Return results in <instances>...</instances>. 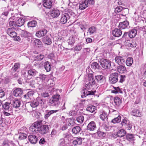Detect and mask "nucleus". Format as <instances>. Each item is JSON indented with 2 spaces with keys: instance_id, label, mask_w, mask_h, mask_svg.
<instances>
[{
  "instance_id": "18",
  "label": "nucleus",
  "mask_w": 146,
  "mask_h": 146,
  "mask_svg": "<svg viewBox=\"0 0 146 146\" xmlns=\"http://www.w3.org/2000/svg\"><path fill=\"white\" fill-rule=\"evenodd\" d=\"M28 139L29 142L32 144H35L37 142L38 137L34 135H31L28 136Z\"/></svg>"
},
{
  "instance_id": "45",
  "label": "nucleus",
  "mask_w": 146,
  "mask_h": 146,
  "mask_svg": "<svg viewBox=\"0 0 146 146\" xmlns=\"http://www.w3.org/2000/svg\"><path fill=\"white\" fill-rule=\"evenodd\" d=\"M96 29L94 27H91L89 28L88 29V32L89 33L90 35L94 34L96 32Z\"/></svg>"
},
{
  "instance_id": "49",
  "label": "nucleus",
  "mask_w": 146,
  "mask_h": 146,
  "mask_svg": "<svg viewBox=\"0 0 146 146\" xmlns=\"http://www.w3.org/2000/svg\"><path fill=\"white\" fill-rule=\"evenodd\" d=\"M68 125L70 126H73L74 124V122L73 119L70 118L68 119L67 120Z\"/></svg>"
},
{
  "instance_id": "13",
  "label": "nucleus",
  "mask_w": 146,
  "mask_h": 146,
  "mask_svg": "<svg viewBox=\"0 0 146 146\" xmlns=\"http://www.w3.org/2000/svg\"><path fill=\"white\" fill-rule=\"evenodd\" d=\"M118 27L121 29H124L129 28L130 26L129 23L127 21H125L123 22L119 23Z\"/></svg>"
},
{
  "instance_id": "30",
  "label": "nucleus",
  "mask_w": 146,
  "mask_h": 146,
  "mask_svg": "<svg viewBox=\"0 0 146 146\" xmlns=\"http://www.w3.org/2000/svg\"><path fill=\"white\" fill-rule=\"evenodd\" d=\"M95 79L98 82L101 83H103L104 81V77L102 75L95 76Z\"/></svg>"
},
{
  "instance_id": "58",
  "label": "nucleus",
  "mask_w": 146,
  "mask_h": 146,
  "mask_svg": "<svg viewBox=\"0 0 146 146\" xmlns=\"http://www.w3.org/2000/svg\"><path fill=\"white\" fill-rule=\"evenodd\" d=\"M77 113V112L75 110L70 111L69 113V115L71 116H75Z\"/></svg>"
},
{
  "instance_id": "62",
  "label": "nucleus",
  "mask_w": 146,
  "mask_h": 146,
  "mask_svg": "<svg viewBox=\"0 0 146 146\" xmlns=\"http://www.w3.org/2000/svg\"><path fill=\"white\" fill-rule=\"evenodd\" d=\"M64 139V138L61 139L59 140L60 146H62L63 144L65 143Z\"/></svg>"
},
{
  "instance_id": "6",
  "label": "nucleus",
  "mask_w": 146,
  "mask_h": 146,
  "mask_svg": "<svg viewBox=\"0 0 146 146\" xmlns=\"http://www.w3.org/2000/svg\"><path fill=\"white\" fill-rule=\"evenodd\" d=\"M118 74L114 72L111 74L109 76V80L110 83L113 84L116 83L118 80Z\"/></svg>"
},
{
  "instance_id": "28",
  "label": "nucleus",
  "mask_w": 146,
  "mask_h": 146,
  "mask_svg": "<svg viewBox=\"0 0 146 146\" xmlns=\"http://www.w3.org/2000/svg\"><path fill=\"white\" fill-rule=\"evenodd\" d=\"M32 36V33H30L27 31H22L21 32V36L22 37L27 38L31 37Z\"/></svg>"
},
{
  "instance_id": "8",
  "label": "nucleus",
  "mask_w": 146,
  "mask_h": 146,
  "mask_svg": "<svg viewBox=\"0 0 146 146\" xmlns=\"http://www.w3.org/2000/svg\"><path fill=\"white\" fill-rule=\"evenodd\" d=\"M88 77L89 82L86 85V86L87 88H90V86L94 85L96 84L93 74H89L88 75Z\"/></svg>"
},
{
  "instance_id": "12",
  "label": "nucleus",
  "mask_w": 146,
  "mask_h": 146,
  "mask_svg": "<svg viewBox=\"0 0 146 146\" xmlns=\"http://www.w3.org/2000/svg\"><path fill=\"white\" fill-rule=\"evenodd\" d=\"M70 19V16L66 13L62 14L60 19V22L62 24H65Z\"/></svg>"
},
{
  "instance_id": "22",
  "label": "nucleus",
  "mask_w": 146,
  "mask_h": 146,
  "mask_svg": "<svg viewBox=\"0 0 146 146\" xmlns=\"http://www.w3.org/2000/svg\"><path fill=\"white\" fill-rule=\"evenodd\" d=\"M122 32L119 29H115L112 31V35L116 37H119L122 35Z\"/></svg>"
},
{
  "instance_id": "15",
  "label": "nucleus",
  "mask_w": 146,
  "mask_h": 146,
  "mask_svg": "<svg viewBox=\"0 0 146 146\" xmlns=\"http://www.w3.org/2000/svg\"><path fill=\"white\" fill-rule=\"evenodd\" d=\"M23 94V90L20 88H17L13 91V94L16 97H20Z\"/></svg>"
},
{
  "instance_id": "50",
  "label": "nucleus",
  "mask_w": 146,
  "mask_h": 146,
  "mask_svg": "<svg viewBox=\"0 0 146 146\" xmlns=\"http://www.w3.org/2000/svg\"><path fill=\"white\" fill-rule=\"evenodd\" d=\"M83 45L82 44H79L75 46L74 48V50L76 51H79L82 48Z\"/></svg>"
},
{
  "instance_id": "11",
  "label": "nucleus",
  "mask_w": 146,
  "mask_h": 146,
  "mask_svg": "<svg viewBox=\"0 0 146 146\" xmlns=\"http://www.w3.org/2000/svg\"><path fill=\"white\" fill-rule=\"evenodd\" d=\"M96 128V123L94 121H92L90 122L87 127V130L91 131L95 130Z\"/></svg>"
},
{
  "instance_id": "55",
  "label": "nucleus",
  "mask_w": 146,
  "mask_h": 146,
  "mask_svg": "<svg viewBox=\"0 0 146 146\" xmlns=\"http://www.w3.org/2000/svg\"><path fill=\"white\" fill-rule=\"evenodd\" d=\"M75 42V40L73 37L70 38L68 40V42L69 44L72 45Z\"/></svg>"
},
{
  "instance_id": "37",
  "label": "nucleus",
  "mask_w": 146,
  "mask_h": 146,
  "mask_svg": "<svg viewBox=\"0 0 146 146\" xmlns=\"http://www.w3.org/2000/svg\"><path fill=\"white\" fill-rule=\"evenodd\" d=\"M117 133L118 137H121L125 135L126 132L124 129H121L118 131Z\"/></svg>"
},
{
  "instance_id": "40",
  "label": "nucleus",
  "mask_w": 146,
  "mask_h": 146,
  "mask_svg": "<svg viewBox=\"0 0 146 146\" xmlns=\"http://www.w3.org/2000/svg\"><path fill=\"white\" fill-rule=\"evenodd\" d=\"M96 110V107L94 106H88L86 108V110L91 113L94 112Z\"/></svg>"
},
{
  "instance_id": "53",
  "label": "nucleus",
  "mask_w": 146,
  "mask_h": 146,
  "mask_svg": "<svg viewBox=\"0 0 146 146\" xmlns=\"http://www.w3.org/2000/svg\"><path fill=\"white\" fill-rule=\"evenodd\" d=\"M123 9V8L121 6L117 7L115 9V12L116 13H117L121 11Z\"/></svg>"
},
{
  "instance_id": "25",
  "label": "nucleus",
  "mask_w": 146,
  "mask_h": 146,
  "mask_svg": "<svg viewBox=\"0 0 146 146\" xmlns=\"http://www.w3.org/2000/svg\"><path fill=\"white\" fill-rule=\"evenodd\" d=\"M39 78L40 80H42V82H43V84H42L43 86L41 88L42 89H43L46 85L45 82L47 80L46 75L44 74H40L39 75Z\"/></svg>"
},
{
  "instance_id": "29",
  "label": "nucleus",
  "mask_w": 146,
  "mask_h": 146,
  "mask_svg": "<svg viewBox=\"0 0 146 146\" xmlns=\"http://www.w3.org/2000/svg\"><path fill=\"white\" fill-rule=\"evenodd\" d=\"M113 101L115 105L117 107H119L121 103V100L119 98L117 97L114 98Z\"/></svg>"
},
{
  "instance_id": "2",
  "label": "nucleus",
  "mask_w": 146,
  "mask_h": 146,
  "mask_svg": "<svg viewBox=\"0 0 146 146\" xmlns=\"http://www.w3.org/2000/svg\"><path fill=\"white\" fill-rule=\"evenodd\" d=\"M22 74L26 79H29L38 74V72L35 69H30L28 71L25 70H22Z\"/></svg>"
},
{
  "instance_id": "24",
  "label": "nucleus",
  "mask_w": 146,
  "mask_h": 146,
  "mask_svg": "<svg viewBox=\"0 0 146 146\" xmlns=\"http://www.w3.org/2000/svg\"><path fill=\"white\" fill-rule=\"evenodd\" d=\"M83 93L84 94L82 95L81 97L82 98L85 97L86 96L89 95H93L96 92V91H87L86 89L83 90Z\"/></svg>"
},
{
  "instance_id": "38",
  "label": "nucleus",
  "mask_w": 146,
  "mask_h": 146,
  "mask_svg": "<svg viewBox=\"0 0 146 146\" xmlns=\"http://www.w3.org/2000/svg\"><path fill=\"white\" fill-rule=\"evenodd\" d=\"M81 130L80 127L79 126H76L73 127L72 129V132L75 134H77L79 133Z\"/></svg>"
},
{
  "instance_id": "35",
  "label": "nucleus",
  "mask_w": 146,
  "mask_h": 146,
  "mask_svg": "<svg viewBox=\"0 0 146 146\" xmlns=\"http://www.w3.org/2000/svg\"><path fill=\"white\" fill-rule=\"evenodd\" d=\"M20 64L19 63H15L11 69V71L13 72H15L20 68Z\"/></svg>"
},
{
  "instance_id": "42",
  "label": "nucleus",
  "mask_w": 146,
  "mask_h": 146,
  "mask_svg": "<svg viewBox=\"0 0 146 146\" xmlns=\"http://www.w3.org/2000/svg\"><path fill=\"white\" fill-rule=\"evenodd\" d=\"M134 138V135L132 134H128L126 135V139L129 141H133Z\"/></svg>"
},
{
  "instance_id": "56",
  "label": "nucleus",
  "mask_w": 146,
  "mask_h": 146,
  "mask_svg": "<svg viewBox=\"0 0 146 146\" xmlns=\"http://www.w3.org/2000/svg\"><path fill=\"white\" fill-rule=\"evenodd\" d=\"M122 15L123 16H125L127 14L129 13V10L127 8H123L122 10Z\"/></svg>"
},
{
  "instance_id": "3",
  "label": "nucleus",
  "mask_w": 146,
  "mask_h": 146,
  "mask_svg": "<svg viewBox=\"0 0 146 146\" xmlns=\"http://www.w3.org/2000/svg\"><path fill=\"white\" fill-rule=\"evenodd\" d=\"M60 98V95L58 94L54 95L50 99L49 102L51 105L56 107H58L60 104L59 101Z\"/></svg>"
},
{
  "instance_id": "20",
  "label": "nucleus",
  "mask_w": 146,
  "mask_h": 146,
  "mask_svg": "<svg viewBox=\"0 0 146 146\" xmlns=\"http://www.w3.org/2000/svg\"><path fill=\"white\" fill-rule=\"evenodd\" d=\"M100 118L102 121L107 120L108 119V115L107 113L105 111H101L99 113Z\"/></svg>"
},
{
  "instance_id": "51",
  "label": "nucleus",
  "mask_w": 146,
  "mask_h": 146,
  "mask_svg": "<svg viewBox=\"0 0 146 146\" xmlns=\"http://www.w3.org/2000/svg\"><path fill=\"white\" fill-rule=\"evenodd\" d=\"M76 120L78 123L81 124L84 121V117L83 116H80L77 118Z\"/></svg>"
},
{
  "instance_id": "64",
  "label": "nucleus",
  "mask_w": 146,
  "mask_h": 146,
  "mask_svg": "<svg viewBox=\"0 0 146 146\" xmlns=\"http://www.w3.org/2000/svg\"><path fill=\"white\" fill-rule=\"evenodd\" d=\"M68 126L66 124L62 125L61 128V129L63 131L65 130L68 128Z\"/></svg>"
},
{
  "instance_id": "21",
  "label": "nucleus",
  "mask_w": 146,
  "mask_h": 146,
  "mask_svg": "<svg viewBox=\"0 0 146 146\" xmlns=\"http://www.w3.org/2000/svg\"><path fill=\"white\" fill-rule=\"evenodd\" d=\"M12 105H13L14 108H18L21 104L20 100L18 99H15L11 102Z\"/></svg>"
},
{
  "instance_id": "46",
  "label": "nucleus",
  "mask_w": 146,
  "mask_h": 146,
  "mask_svg": "<svg viewBox=\"0 0 146 146\" xmlns=\"http://www.w3.org/2000/svg\"><path fill=\"white\" fill-rule=\"evenodd\" d=\"M121 121V117L120 116L118 115L117 117L113 119L111 121V122L113 123H117Z\"/></svg>"
},
{
  "instance_id": "23",
  "label": "nucleus",
  "mask_w": 146,
  "mask_h": 146,
  "mask_svg": "<svg viewBox=\"0 0 146 146\" xmlns=\"http://www.w3.org/2000/svg\"><path fill=\"white\" fill-rule=\"evenodd\" d=\"M43 4L46 8L50 9L52 6L51 0H44Z\"/></svg>"
},
{
  "instance_id": "59",
  "label": "nucleus",
  "mask_w": 146,
  "mask_h": 146,
  "mask_svg": "<svg viewBox=\"0 0 146 146\" xmlns=\"http://www.w3.org/2000/svg\"><path fill=\"white\" fill-rule=\"evenodd\" d=\"M63 136L64 138L66 139H68L71 136L70 134L67 133L63 134Z\"/></svg>"
},
{
  "instance_id": "7",
  "label": "nucleus",
  "mask_w": 146,
  "mask_h": 146,
  "mask_svg": "<svg viewBox=\"0 0 146 146\" xmlns=\"http://www.w3.org/2000/svg\"><path fill=\"white\" fill-rule=\"evenodd\" d=\"M43 102V100L40 97H37L30 104L31 106L33 108H35L38 106L39 105H42Z\"/></svg>"
},
{
  "instance_id": "32",
  "label": "nucleus",
  "mask_w": 146,
  "mask_h": 146,
  "mask_svg": "<svg viewBox=\"0 0 146 146\" xmlns=\"http://www.w3.org/2000/svg\"><path fill=\"white\" fill-rule=\"evenodd\" d=\"M34 91L32 90L29 91L24 96V97L27 99L29 100L31 99L33 96L34 95Z\"/></svg>"
},
{
  "instance_id": "57",
  "label": "nucleus",
  "mask_w": 146,
  "mask_h": 146,
  "mask_svg": "<svg viewBox=\"0 0 146 146\" xmlns=\"http://www.w3.org/2000/svg\"><path fill=\"white\" fill-rule=\"evenodd\" d=\"M34 42L35 44L36 45H41L42 44L41 41L39 39H36L34 41Z\"/></svg>"
},
{
  "instance_id": "27",
  "label": "nucleus",
  "mask_w": 146,
  "mask_h": 146,
  "mask_svg": "<svg viewBox=\"0 0 146 146\" xmlns=\"http://www.w3.org/2000/svg\"><path fill=\"white\" fill-rule=\"evenodd\" d=\"M82 139L81 137H78L75 138V139L73 141V144L74 145H81L82 143Z\"/></svg>"
},
{
  "instance_id": "14",
  "label": "nucleus",
  "mask_w": 146,
  "mask_h": 146,
  "mask_svg": "<svg viewBox=\"0 0 146 146\" xmlns=\"http://www.w3.org/2000/svg\"><path fill=\"white\" fill-rule=\"evenodd\" d=\"M2 105L3 109L5 111H11L12 110V106L11 102L10 103L6 102Z\"/></svg>"
},
{
  "instance_id": "60",
  "label": "nucleus",
  "mask_w": 146,
  "mask_h": 146,
  "mask_svg": "<svg viewBox=\"0 0 146 146\" xmlns=\"http://www.w3.org/2000/svg\"><path fill=\"white\" fill-rule=\"evenodd\" d=\"M125 78L126 76L125 75H121L119 82L120 83H122L125 81Z\"/></svg>"
},
{
  "instance_id": "44",
  "label": "nucleus",
  "mask_w": 146,
  "mask_h": 146,
  "mask_svg": "<svg viewBox=\"0 0 146 146\" xmlns=\"http://www.w3.org/2000/svg\"><path fill=\"white\" fill-rule=\"evenodd\" d=\"M27 25L29 27H35L36 25L37 22L34 20L29 21Z\"/></svg>"
},
{
  "instance_id": "43",
  "label": "nucleus",
  "mask_w": 146,
  "mask_h": 146,
  "mask_svg": "<svg viewBox=\"0 0 146 146\" xmlns=\"http://www.w3.org/2000/svg\"><path fill=\"white\" fill-rule=\"evenodd\" d=\"M58 111V110H50L44 116V118L45 119H47L52 114L56 113Z\"/></svg>"
},
{
  "instance_id": "31",
  "label": "nucleus",
  "mask_w": 146,
  "mask_h": 146,
  "mask_svg": "<svg viewBox=\"0 0 146 146\" xmlns=\"http://www.w3.org/2000/svg\"><path fill=\"white\" fill-rule=\"evenodd\" d=\"M137 31L135 29L131 30L128 33V36L130 38H133L135 36L137 35Z\"/></svg>"
},
{
  "instance_id": "17",
  "label": "nucleus",
  "mask_w": 146,
  "mask_h": 146,
  "mask_svg": "<svg viewBox=\"0 0 146 146\" xmlns=\"http://www.w3.org/2000/svg\"><path fill=\"white\" fill-rule=\"evenodd\" d=\"M117 70L118 72L121 74L126 73L127 72L125 66L123 65L118 66L117 68Z\"/></svg>"
},
{
  "instance_id": "10",
  "label": "nucleus",
  "mask_w": 146,
  "mask_h": 146,
  "mask_svg": "<svg viewBox=\"0 0 146 146\" xmlns=\"http://www.w3.org/2000/svg\"><path fill=\"white\" fill-rule=\"evenodd\" d=\"M115 62L119 65H123L125 63V60L123 56H117L115 58Z\"/></svg>"
},
{
  "instance_id": "5",
  "label": "nucleus",
  "mask_w": 146,
  "mask_h": 146,
  "mask_svg": "<svg viewBox=\"0 0 146 146\" xmlns=\"http://www.w3.org/2000/svg\"><path fill=\"white\" fill-rule=\"evenodd\" d=\"M121 125L123 128L127 129L128 130L131 129L132 127V124L130 122L129 120L126 118L122 119Z\"/></svg>"
},
{
  "instance_id": "54",
  "label": "nucleus",
  "mask_w": 146,
  "mask_h": 146,
  "mask_svg": "<svg viewBox=\"0 0 146 146\" xmlns=\"http://www.w3.org/2000/svg\"><path fill=\"white\" fill-rule=\"evenodd\" d=\"M66 13L68 15V16H70V17L71 16L74 17L76 16L75 13L70 10H68V12Z\"/></svg>"
},
{
  "instance_id": "26",
  "label": "nucleus",
  "mask_w": 146,
  "mask_h": 146,
  "mask_svg": "<svg viewBox=\"0 0 146 146\" xmlns=\"http://www.w3.org/2000/svg\"><path fill=\"white\" fill-rule=\"evenodd\" d=\"M88 6V1L85 0L84 1H82L80 3L79 5V9L81 10H83Z\"/></svg>"
},
{
  "instance_id": "61",
  "label": "nucleus",
  "mask_w": 146,
  "mask_h": 146,
  "mask_svg": "<svg viewBox=\"0 0 146 146\" xmlns=\"http://www.w3.org/2000/svg\"><path fill=\"white\" fill-rule=\"evenodd\" d=\"M5 95V93L3 90L0 89V98H2Z\"/></svg>"
},
{
  "instance_id": "33",
  "label": "nucleus",
  "mask_w": 146,
  "mask_h": 146,
  "mask_svg": "<svg viewBox=\"0 0 146 146\" xmlns=\"http://www.w3.org/2000/svg\"><path fill=\"white\" fill-rule=\"evenodd\" d=\"M42 40L43 42L46 44L50 45L52 43L51 40L48 36H46L44 37Z\"/></svg>"
},
{
  "instance_id": "34",
  "label": "nucleus",
  "mask_w": 146,
  "mask_h": 146,
  "mask_svg": "<svg viewBox=\"0 0 146 146\" xmlns=\"http://www.w3.org/2000/svg\"><path fill=\"white\" fill-rule=\"evenodd\" d=\"M131 114L132 115L137 117H140L141 115V113L137 109L133 110L132 111Z\"/></svg>"
},
{
  "instance_id": "1",
  "label": "nucleus",
  "mask_w": 146,
  "mask_h": 146,
  "mask_svg": "<svg viewBox=\"0 0 146 146\" xmlns=\"http://www.w3.org/2000/svg\"><path fill=\"white\" fill-rule=\"evenodd\" d=\"M49 129V125H42V121H38L34 122L29 127V130L33 133H38L44 135L47 133Z\"/></svg>"
},
{
  "instance_id": "63",
  "label": "nucleus",
  "mask_w": 146,
  "mask_h": 146,
  "mask_svg": "<svg viewBox=\"0 0 146 146\" xmlns=\"http://www.w3.org/2000/svg\"><path fill=\"white\" fill-rule=\"evenodd\" d=\"M41 96L43 97L46 98L49 96V94L48 92H44L41 94Z\"/></svg>"
},
{
  "instance_id": "52",
  "label": "nucleus",
  "mask_w": 146,
  "mask_h": 146,
  "mask_svg": "<svg viewBox=\"0 0 146 146\" xmlns=\"http://www.w3.org/2000/svg\"><path fill=\"white\" fill-rule=\"evenodd\" d=\"M44 56V55L41 54L38 55L37 56L35 57V60H37L40 61L43 59Z\"/></svg>"
},
{
  "instance_id": "19",
  "label": "nucleus",
  "mask_w": 146,
  "mask_h": 146,
  "mask_svg": "<svg viewBox=\"0 0 146 146\" xmlns=\"http://www.w3.org/2000/svg\"><path fill=\"white\" fill-rule=\"evenodd\" d=\"M47 32V31L46 29H43L37 32L36 33V36L40 38L46 35Z\"/></svg>"
},
{
  "instance_id": "48",
  "label": "nucleus",
  "mask_w": 146,
  "mask_h": 146,
  "mask_svg": "<svg viewBox=\"0 0 146 146\" xmlns=\"http://www.w3.org/2000/svg\"><path fill=\"white\" fill-rule=\"evenodd\" d=\"M112 93L117 94L118 93H123L121 90L118 87L114 88V90L111 91Z\"/></svg>"
},
{
  "instance_id": "9",
  "label": "nucleus",
  "mask_w": 146,
  "mask_h": 146,
  "mask_svg": "<svg viewBox=\"0 0 146 146\" xmlns=\"http://www.w3.org/2000/svg\"><path fill=\"white\" fill-rule=\"evenodd\" d=\"M60 11L56 8H54L51 9L50 11V15L53 18H57L60 15Z\"/></svg>"
},
{
  "instance_id": "41",
  "label": "nucleus",
  "mask_w": 146,
  "mask_h": 146,
  "mask_svg": "<svg viewBox=\"0 0 146 146\" xmlns=\"http://www.w3.org/2000/svg\"><path fill=\"white\" fill-rule=\"evenodd\" d=\"M24 22V19L22 18H20L17 22L16 25L18 27H21L23 25Z\"/></svg>"
},
{
  "instance_id": "39",
  "label": "nucleus",
  "mask_w": 146,
  "mask_h": 146,
  "mask_svg": "<svg viewBox=\"0 0 146 146\" xmlns=\"http://www.w3.org/2000/svg\"><path fill=\"white\" fill-rule=\"evenodd\" d=\"M133 63V60L132 58L128 57L126 60V64L128 66H131Z\"/></svg>"
},
{
  "instance_id": "4",
  "label": "nucleus",
  "mask_w": 146,
  "mask_h": 146,
  "mask_svg": "<svg viewBox=\"0 0 146 146\" xmlns=\"http://www.w3.org/2000/svg\"><path fill=\"white\" fill-rule=\"evenodd\" d=\"M99 62L102 68L104 69H110L111 68V62L107 59L102 58L99 60Z\"/></svg>"
},
{
  "instance_id": "16",
  "label": "nucleus",
  "mask_w": 146,
  "mask_h": 146,
  "mask_svg": "<svg viewBox=\"0 0 146 146\" xmlns=\"http://www.w3.org/2000/svg\"><path fill=\"white\" fill-rule=\"evenodd\" d=\"M7 33L9 36L12 38H15L17 36V33L12 28H9L7 30Z\"/></svg>"
},
{
  "instance_id": "36",
  "label": "nucleus",
  "mask_w": 146,
  "mask_h": 146,
  "mask_svg": "<svg viewBox=\"0 0 146 146\" xmlns=\"http://www.w3.org/2000/svg\"><path fill=\"white\" fill-rule=\"evenodd\" d=\"M44 67L47 72H49L51 70V65L48 61H46L44 63Z\"/></svg>"
},
{
  "instance_id": "47",
  "label": "nucleus",
  "mask_w": 146,
  "mask_h": 146,
  "mask_svg": "<svg viewBox=\"0 0 146 146\" xmlns=\"http://www.w3.org/2000/svg\"><path fill=\"white\" fill-rule=\"evenodd\" d=\"M91 68L94 70H95L96 68L99 69L100 67L99 65L96 62H94L91 65Z\"/></svg>"
}]
</instances>
